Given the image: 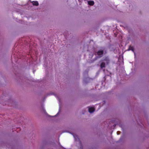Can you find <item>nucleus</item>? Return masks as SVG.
<instances>
[{"instance_id":"obj_3","label":"nucleus","mask_w":149,"mask_h":149,"mask_svg":"<svg viewBox=\"0 0 149 149\" xmlns=\"http://www.w3.org/2000/svg\"><path fill=\"white\" fill-rule=\"evenodd\" d=\"M104 61H106L107 65H109L110 63V60L108 57H105L104 59Z\"/></svg>"},{"instance_id":"obj_7","label":"nucleus","mask_w":149,"mask_h":149,"mask_svg":"<svg viewBox=\"0 0 149 149\" xmlns=\"http://www.w3.org/2000/svg\"><path fill=\"white\" fill-rule=\"evenodd\" d=\"M105 63L104 62H102L100 64V67L101 68L105 67Z\"/></svg>"},{"instance_id":"obj_4","label":"nucleus","mask_w":149,"mask_h":149,"mask_svg":"<svg viewBox=\"0 0 149 149\" xmlns=\"http://www.w3.org/2000/svg\"><path fill=\"white\" fill-rule=\"evenodd\" d=\"M95 109L93 107H91L88 109V111L90 113L93 112L95 111Z\"/></svg>"},{"instance_id":"obj_6","label":"nucleus","mask_w":149,"mask_h":149,"mask_svg":"<svg viewBox=\"0 0 149 149\" xmlns=\"http://www.w3.org/2000/svg\"><path fill=\"white\" fill-rule=\"evenodd\" d=\"M128 51L129 50H132L133 52H134V48L132 46H130L129 47L128 49Z\"/></svg>"},{"instance_id":"obj_5","label":"nucleus","mask_w":149,"mask_h":149,"mask_svg":"<svg viewBox=\"0 0 149 149\" xmlns=\"http://www.w3.org/2000/svg\"><path fill=\"white\" fill-rule=\"evenodd\" d=\"M88 3L90 6H93L94 4V3L93 1H88Z\"/></svg>"},{"instance_id":"obj_1","label":"nucleus","mask_w":149,"mask_h":149,"mask_svg":"<svg viewBox=\"0 0 149 149\" xmlns=\"http://www.w3.org/2000/svg\"><path fill=\"white\" fill-rule=\"evenodd\" d=\"M104 53V51L103 50H99L98 51L97 53V54L100 56V57H101L102 56V55H103Z\"/></svg>"},{"instance_id":"obj_2","label":"nucleus","mask_w":149,"mask_h":149,"mask_svg":"<svg viewBox=\"0 0 149 149\" xmlns=\"http://www.w3.org/2000/svg\"><path fill=\"white\" fill-rule=\"evenodd\" d=\"M30 2L32 3L33 6H37L39 5V3L37 1H30Z\"/></svg>"}]
</instances>
